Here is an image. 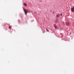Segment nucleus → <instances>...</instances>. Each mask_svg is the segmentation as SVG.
Listing matches in <instances>:
<instances>
[{"instance_id":"f257e3e1","label":"nucleus","mask_w":74,"mask_h":74,"mask_svg":"<svg viewBox=\"0 0 74 74\" xmlns=\"http://www.w3.org/2000/svg\"><path fill=\"white\" fill-rule=\"evenodd\" d=\"M71 10L72 12H74V7L71 8Z\"/></svg>"},{"instance_id":"f03ea898","label":"nucleus","mask_w":74,"mask_h":74,"mask_svg":"<svg viewBox=\"0 0 74 74\" xmlns=\"http://www.w3.org/2000/svg\"><path fill=\"white\" fill-rule=\"evenodd\" d=\"M24 11L25 12V14L26 15L27 13V10L24 9Z\"/></svg>"},{"instance_id":"7ed1b4c3","label":"nucleus","mask_w":74,"mask_h":74,"mask_svg":"<svg viewBox=\"0 0 74 74\" xmlns=\"http://www.w3.org/2000/svg\"><path fill=\"white\" fill-rule=\"evenodd\" d=\"M69 22H67L66 23V25L67 26H68V25H69Z\"/></svg>"},{"instance_id":"20e7f679","label":"nucleus","mask_w":74,"mask_h":74,"mask_svg":"<svg viewBox=\"0 0 74 74\" xmlns=\"http://www.w3.org/2000/svg\"><path fill=\"white\" fill-rule=\"evenodd\" d=\"M54 27L55 29H57V28L58 27L56 25H54Z\"/></svg>"},{"instance_id":"39448f33","label":"nucleus","mask_w":74,"mask_h":74,"mask_svg":"<svg viewBox=\"0 0 74 74\" xmlns=\"http://www.w3.org/2000/svg\"><path fill=\"white\" fill-rule=\"evenodd\" d=\"M24 5H25V6H27V4H26L25 3H24Z\"/></svg>"},{"instance_id":"423d86ee","label":"nucleus","mask_w":74,"mask_h":74,"mask_svg":"<svg viewBox=\"0 0 74 74\" xmlns=\"http://www.w3.org/2000/svg\"><path fill=\"white\" fill-rule=\"evenodd\" d=\"M59 16V15H58V14H57V15H56V16L57 17H58Z\"/></svg>"},{"instance_id":"0eeeda50","label":"nucleus","mask_w":74,"mask_h":74,"mask_svg":"<svg viewBox=\"0 0 74 74\" xmlns=\"http://www.w3.org/2000/svg\"><path fill=\"white\" fill-rule=\"evenodd\" d=\"M46 30H47V32H49V30H48V29H46Z\"/></svg>"},{"instance_id":"6e6552de","label":"nucleus","mask_w":74,"mask_h":74,"mask_svg":"<svg viewBox=\"0 0 74 74\" xmlns=\"http://www.w3.org/2000/svg\"><path fill=\"white\" fill-rule=\"evenodd\" d=\"M9 29H11V27L10 26H9Z\"/></svg>"},{"instance_id":"1a4fd4ad","label":"nucleus","mask_w":74,"mask_h":74,"mask_svg":"<svg viewBox=\"0 0 74 74\" xmlns=\"http://www.w3.org/2000/svg\"><path fill=\"white\" fill-rule=\"evenodd\" d=\"M57 22H58V21H56V22H55L56 23H57Z\"/></svg>"},{"instance_id":"9d476101","label":"nucleus","mask_w":74,"mask_h":74,"mask_svg":"<svg viewBox=\"0 0 74 74\" xmlns=\"http://www.w3.org/2000/svg\"><path fill=\"white\" fill-rule=\"evenodd\" d=\"M62 14H60V15H61V16H62Z\"/></svg>"}]
</instances>
